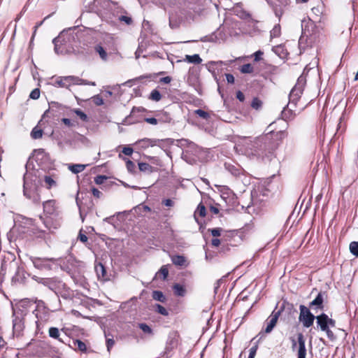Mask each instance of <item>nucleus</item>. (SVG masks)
Segmentation results:
<instances>
[{
  "instance_id": "2eb2a0df",
  "label": "nucleus",
  "mask_w": 358,
  "mask_h": 358,
  "mask_svg": "<svg viewBox=\"0 0 358 358\" xmlns=\"http://www.w3.org/2000/svg\"><path fill=\"white\" fill-rule=\"evenodd\" d=\"M206 210L205 206L201 203L199 204L196 210L194 212V215L196 221L198 222L197 218H196L197 215H199L200 217H203L206 216Z\"/></svg>"
},
{
  "instance_id": "ea45409f",
  "label": "nucleus",
  "mask_w": 358,
  "mask_h": 358,
  "mask_svg": "<svg viewBox=\"0 0 358 358\" xmlns=\"http://www.w3.org/2000/svg\"><path fill=\"white\" fill-rule=\"evenodd\" d=\"M106 177L103 176H98L94 178V181L97 185L102 184L106 180Z\"/></svg>"
},
{
  "instance_id": "2f4dec72",
  "label": "nucleus",
  "mask_w": 358,
  "mask_h": 358,
  "mask_svg": "<svg viewBox=\"0 0 358 358\" xmlns=\"http://www.w3.org/2000/svg\"><path fill=\"white\" fill-rule=\"evenodd\" d=\"M155 308H156V311L157 313H159L161 315H164V316L168 315L169 313H168L167 310L162 306H161L159 304H157L155 306Z\"/></svg>"
},
{
  "instance_id": "0e129e2a",
  "label": "nucleus",
  "mask_w": 358,
  "mask_h": 358,
  "mask_svg": "<svg viewBox=\"0 0 358 358\" xmlns=\"http://www.w3.org/2000/svg\"><path fill=\"white\" fill-rule=\"evenodd\" d=\"M2 342H3V339L0 337V346L1 345Z\"/></svg>"
},
{
  "instance_id": "a878e982",
  "label": "nucleus",
  "mask_w": 358,
  "mask_h": 358,
  "mask_svg": "<svg viewBox=\"0 0 358 358\" xmlns=\"http://www.w3.org/2000/svg\"><path fill=\"white\" fill-rule=\"evenodd\" d=\"M95 50H96V52L99 53L100 57L103 60L106 61L107 59V53L103 47H101V45H97V46H96Z\"/></svg>"
},
{
  "instance_id": "7ed1b4c3",
  "label": "nucleus",
  "mask_w": 358,
  "mask_h": 358,
  "mask_svg": "<svg viewBox=\"0 0 358 358\" xmlns=\"http://www.w3.org/2000/svg\"><path fill=\"white\" fill-rule=\"evenodd\" d=\"M299 319L305 327L308 328L313 325L316 317L310 313L309 309L301 305L300 306V315Z\"/></svg>"
},
{
  "instance_id": "e433bc0d",
  "label": "nucleus",
  "mask_w": 358,
  "mask_h": 358,
  "mask_svg": "<svg viewBox=\"0 0 358 358\" xmlns=\"http://www.w3.org/2000/svg\"><path fill=\"white\" fill-rule=\"evenodd\" d=\"M75 345L80 351L84 352L86 350V345L83 342L77 340L75 342Z\"/></svg>"
},
{
  "instance_id": "58836bf2",
  "label": "nucleus",
  "mask_w": 358,
  "mask_h": 358,
  "mask_svg": "<svg viewBox=\"0 0 358 358\" xmlns=\"http://www.w3.org/2000/svg\"><path fill=\"white\" fill-rule=\"evenodd\" d=\"M195 113L203 119H207L208 117V114L206 112H205L204 110H201V109H198V110H195Z\"/></svg>"
},
{
  "instance_id": "c9c22d12",
  "label": "nucleus",
  "mask_w": 358,
  "mask_h": 358,
  "mask_svg": "<svg viewBox=\"0 0 358 358\" xmlns=\"http://www.w3.org/2000/svg\"><path fill=\"white\" fill-rule=\"evenodd\" d=\"M30 98L32 99H37L40 96V90L38 89H34L31 91L29 95Z\"/></svg>"
},
{
  "instance_id": "423d86ee",
  "label": "nucleus",
  "mask_w": 358,
  "mask_h": 358,
  "mask_svg": "<svg viewBox=\"0 0 358 358\" xmlns=\"http://www.w3.org/2000/svg\"><path fill=\"white\" fill-rule=\"evenodd\" d=\"M161 142V140L159 139H152V138H143L138 141L136 144L140 148L146 149L149 147H154L159 145V143Z\"/></svg>"
},
{
  "instance_id": "6e6552de",
  "label": "nucleus",
  "mask_w": 358,
  "mask_h": 358,
  "mask_svg": "<svg viewBox=\"0 0 358 358\" xmlns=\"http://www.w3.org/2000/svg\"><path fill=\"white\" fill-rule=\"evenodd\" d=\"M279 315L280 312L278 311L276 313H273V314L270 316L267 322L266 327L265 329L266 333H270L273 330L277 323Z\"/></svg>"
},
{
  "instance_id": "f03ea898",
  "label": "nucleus",
  "mask_w": 358,
  "mask_h": 358,
  "mask_svg": "<svg viewBox=\"0 0 358 358\" xmlns=\"http://www.w3.org/2000/svg\"><path fill=\"white\" fill-rule=\"evenodd\" d=\"M316 321L320 330L325 332L329 339L334 340L335 336L330 328L335 327L336 322L324 313L317 316Z\"/></svg>"
},
{
  "instance_id": "20e7f679",
  "label": "nucleus",
  "mask_w": 358,
  "mask_h": 358,
  "mask_svg": "<svg viewBox=\"0 0 358 358\" xmlns=\"http://www.w3.org/2000/svg\"><path fill=\"white\" fill-rule=\"evenodd\" d=\"M34 180L33 179V176L31 173L27 172L24 176V185H23V192L24 195L28 198L31 199L32 196L31 191L34 187L32 182Z\"/></svg>"
},
{
  "instance_id": "f3484780",
  "label": "nucleus",
  "mask_w": 358,
  "mask_h": 358,
  "mask_svg": "<svg viewBox=\"0 0 358 358\" xmlns=\"http://www.w3.org/2000/svg\"><path fill=\"white\" fill-rule=\"evenodd\" d=\"M53 43L55 45V52L57 54L63 53V50L60 48V45H62L61 36H59L57 38H54Z\"/></svg>"
},
{
  "instance_id": "09e8293b",
  "label": "nucleus",
  "mask_w": 358,
  "mask_h": 358,
  "mask_svg": "<svg viewBox=\"0 0 358 358\" xmlns=\"http://www.w3.org/2000/svg\"><path fill=\"white\" fill-rule=\"evenodd\" d=\"M236 98L240 101H243L244 99H245V96L244 94L241 92V91H238L236 93Z\"/></svg>"
},
{
  "instance_id": "4d7b16f0",
  "label": "nucleus",
  "mask_w": 358,
  "mask_h": 358,
  "mask_svg": "<svg viewBox=\"0 0 358 358\" xmlns=\"http://www.w3.org/2000/svg\"><path fill=\"white\" fill-rule=\"evenodd\" d=\"M171 81V78L169 76L164 77L161 78V82L164 83H169Z\"/></svg>"
},
{
  "instance_id": "3c124183",
  "label": "nucleus",
  "mask_w": 358,
  "mask_h": 358,
  "mask_svg": "<svg viewBox=\"0 0 358 358\" xmlns=\"http://www.w3.org/2000/svg\"><path fill=\"white\" fill-rule=\"evenodd\" d=\"M227 80L229 83H234V77L231 74H227L226 75Z\"/></svg>"
},
{
  "instance_id": "cd10ccee",
  "label": "nucleus",
  "mask_w": 358,
  "mask_h": 358,
  "mask_svg": "<svg viewBox=\"0 0 358 358\" xmlns=\"http://www.w3.org/2000/svg\"><path fill=\"white\" fill-rule=\"evenodd\" d=\"M139 328L147 334H152V329L146 324L145 323H141L138 324Z\"/></svg>"
},
{
  "instance_id": "bb28decb",
  "label": "nucleus",
  "mask_w": 358,
  "mask_h": 358,
  "mask_svg": "<svg viewBox=\"0 0 358 358\" xmlns=\"http://www.w3.org/2000/svg\"><path fill=\"white\" fill-rule=\"evenodd\" d=\"M253 70V66L250 64H244L241 67V71L243 73H251Z\"/></svg>"
},
{
  "instance_id": "338daca9",
  "label": "nucleus",
  "mask_w": 358,
  "mask_h": 358,
  "mask_svg": "<svg viewBox=\"0 0 358 358\" xmlns=\"http://www.w3.org/2000/svg\"><path fill=\"white\" fill-rule=\"evenodd\" d=\"M305 22H306L305 21H303V22H302V24H301V27H303V24H304V23H305Z\"/></svg>"
},
{
  "instance_id": "b1692460",
  "label": "nucleus",
  "mask_w": 358,
  "mask_h": 358,
  "mask_svg": "<svg viewBox=\"0 0 358 358\" xmlns=\"http://www.w3.org/2000/svg\"><path fill=\"white\" fill-rule=\"evenodd\" d=\"M172 262L176 265L183 266L186 261L183 256L177 255L172 257Z\"/></svg>"
},
{
  "instance_id": "7c9ffc66",
  "label": "nucleus",
  "mask_w": 358,
  "mask_h": 358,
  "mask_svg": "<svg viewBox=\"0 0 358 358\" xmlns=\"http://www.w3.org/2000/svg\"><path fill=\"white\" fill-rule=\"evenodd\" d=\"M47 260L45 259H34L33 260V264L35 267L41 268L44 266V262H45Z\"/></svg>"
},
{
  "instance_id": "69168bd1",
  "label": "nucleus",
  "mask_w": 358,
  "mask_h": 358,
  "mask_svg": "<svg viewBox=\"0 0 358 358\" xmlns=\"http://www.w3.org/2000/svg\"><path fill=\"white\" fill-rule=\"evenodd\" d=\"M203 182H205L206 183H208V181H207V180H206V179H203Z\"/></svg>"
},
{
  "instance_id": "4c0bfd02",
  "label": "nucleus",
  "mask_w": 358,
  "mask_h": 358,
  "mask_svg": "<svg viewBox=\"0 0 358 358\" xmlns=\"http://www.w3.org/2000/svg\"><path fill=\"white\" fill-rule=\"evenodd\" d=\"M126 166H127V170L129 171V172H133L135 169V164L133 162H131V160L128 159L127 162H126Z\"/></svg>"
},
{
  "instance_id": "774afa93",
  "label": "nucleus",
  "mask_w": 358,
  "mask_h": 358,
  "mask_svg": "<svg viewBox=\"0 0 358 358\" xmlns=\"http://www.w3.org/2000/svg\"><path fill=\"white\" fill-rule=\"evenodd\" d=\"M248 358H255V357H252V356H248Z\"/></svg>"
},
{
  "instance_id": "1a4fd4ad",
  "label": "nucleus",
  "mask_w": 358,
  "mask_h": 358,
  "mask_svg": "<svg viewBox=\"0 0 358 358\" xmlns=\"http://www.w3.org/2000/svg\"><path fill=\"white\" fill-rule=\"evenodd\" d=\"M166 117L165 118H163L162 117H159V115H157V117L158 118H155V117H147V118H145V121L148 123V124H152V125H156L159 122H169L170 121V117H168L166 115H165Z\"/></svg>"
},
{
  "instance_id": "5fc2aeb1",
  "label": "nucleus",
  "mask_w": 358,
  "mask_h": 358,
  "mask_svg": "<svg viewBox=\"0 0 358 358\" xmlns=\"http://www.w3.org/2000/svg\"><path fill=\"white\" fill-rule=\"evenodd\" d=\"M62 122L67 126L69 127H72L73 124V123L71 122V120L68 119V118H63L62 119Z\"/></svg>"
},
{
  "instance_id": "412c9836",
  "label": "nucleus",
  "mask_w": 358,
  "mask_h": 358,
  "mask_svg": "<svg viewBox=\"0 0 358 358\" xmlns=\"http://www.w3.org/2000/svg\"><path fill=\"white\" fill-rule=\"evenodd\" d=\"M323 303L322 295L320 293L317 297L310 303V306H317L319 308H322Z\"/></svg>"
},
{
  "instance_id": "9b49d317",
  "label": "nucleus",
  "mask_w": 358,
  "mask_h": 358,
  "mask_svg": "<svg viewBox=\"0 0 358 358\" xmlns=\"http://www.w3.org/2000/svg\"><path fill=\"white\" fill-rule=\"evenodd\" d=\"M183 61L187 62L188 63L198 64L201 63L202 59H201V57H199V55L195 54L193 55H185Z\"/></svg>"
},
{
  "instance_id": "f704fd0d",
  "label": "nucleus",
  "mask_w": 358,
  "mask_h": 358,
  "mask_svg": "<svg viewBox=\"0 0 358 358\" xmlns=\"http://www.w3.org/2000/svg\"><path fill=\"white\" fill-rule=\"evenodd\" d=\"M251 106L252 108L257 110L261 108L262 101L260 100H259L258 99L255 98L252 100Z\"/></svg>"
},
{
  "instance_id": "864d4df0",
  "label": "nucleus",
  "mask_w": 358,
  "mask_h": 358,
  "mask_svg": "<svg viewBox=\"0 0 358 358\" xmlns=\"http://www.w3.org/2000/svg\"><path fill=\"white\" fill-rule=\"evenodd\" d=\"M78 85H91L92 86H94L96 84L94 82L88 83L85 80L80 79V81H78Z\"/></svg>"
},
{
  "instance_id": "052dcab7",
  "label": "nucleus",
  "mask_w": 358,
  "mask_h": 358,
  "mask_svg": "<svg viewBox=\"0 0 358 358\" xmlns=\"http://www.w3.org/2000/svg\"><path fill=\"white\" fill-rule=\"evenodd\" d=\"M210 211L215 214H217L219 213L218 208L214 206L210 207Z\"/></svg>"
},
{
  "instance_id": "5701e85b",
  "label": "nucleus",
  "mask_w": 358,
  "mask_h": 358,
  "mask_svg": "<svg viewBox=\"0 0 358 358\" xmlns=\"http://www.w3.org/2000/svg\"><path fill=\"white\" fill-rule=\"evenodd\" d=\"M43 136V131L38 127H35L31 132V136L34 139L41 138Z\"/></svg>"
},
{
  "instance_id": "79ce46f5",
  "label": "nucleus",
  "mask_w": 358,
  "mask_h": 358,
  "mask_svg": "<svg viewBox=\"0 0 358 358\" xmlns=\"http://www.w3.org/2000/svg\"><path fill=\"white\" fill-rule=\"evenodd\" d=\"M45 155V152L43 150H38L35 151V155L36 159L38 161L40 157H43Z\"/></svg>"
},
{
  "instance_id": "dca6fc26",
  "label": "nucleus",
  "mask_w": 358,
  "mask_h": 358,
  "mask_svg": "<svg viewBox=\"0 0 358 358\" xmlns=\"http://www.w3.org/2000/svg\"><path fill=\"white\" fill-rule=\"evenodd\" d=\"M138 168L143 172L152 173L155 171L152 166L147 163H139Z\"/></svg>"
},
{
  "instance_id": "a19ab883",
  "label": "nucleus",
  "mask_w": 358,
  "mask_h": 358,
  "mask_svg": "<svg viewBox=\"0 0 358 358\" xmlns=\"http://www.w3.org/2000/svg\"><path fill=\"white\" fill-rule=\"evenodd\" d=\"M221 231L222 230L220 228H215L210 230L211 234L215 237L220 236L221 234Z\"/></svg>"
},
{
  "instance_id": "680f3d73",
  "label": "nucleus",
  "mask_w": 358,
  "mask_h": 358,
  "mask_svg": "<svg viewBox=\"0 0 358 358\" xmlns=\"http://www.w3.org/2000/svg\"><path fill=\"white\" fill-rule=\"evenodd\" d=\"M114 344V341L112 339H108L107 340V345H108V348H110L111 346H113Z\"/></svg>"
},
{
  "instance_id": "6ab92c4d",
  "label": "nucleus",
  "mask_w": 358,
  "mask_h": 358,
  "mask_svg": "<svg viewBox=\"0 0 358 358\" xmlns=\"http://www.w3.org/2000/svg\"><path fill=\"white\" fill-rule=\"evenodd\" d=\"M169 275V270L166 266H163L160 270L157 273L156 276L165 280Z\"/></svg>"
},
{
  "instance_id": "39448f33",
  "label": "nucleus",
  "mask_w": 358,
  "mask_h": 358,
  "mask_svg": "<svg viewBox=\"0 0 358 358\" xmlns=\"http://www.w3.org/2000/svg\"><path fill=\"white\" fill-rule=\"evenodd\" d=\"M80 78L73 76H66L60 78L56 81V84L58 87H69L71 85L79 84Z\"/></svg>"
},
{
  "instance_id": "49530a36",
  "label": "nucleus",
  "mask_w": 358,
  "mask_h": 358,
  "mask_svg": "<svg viewBox=\"0 0 358 358\" xmlns=\"http://www.w3.org/2000/svg\"><path fill=\"white\" fill-rule=\"evenodd\" d=\"M92 194H93L95 197H96V198H99V197H101V192L99 189H96V188H92Z\"/></svg>"
},
{
  "instance_id": "c03bdc74",
  "label": "nucleus",
  "mask_w": 358,
  "mask_h": 358,
  "mask_svg": "<svg viewBox=\"0 0 358 358\" xmlns=\"http://www.w3.org/2000/svg\"><path fill=\"white\" fill-rule=\"evenodd\" d=\"M263 55V52L258 50L254 53L255 61L258 62L261 59V56Z\"/></svg>"
},
{
  "instance_id": "c85d7f7f",
  "label": "nucleus",
  "mask_w": 358,
  "mask_h": 358,
  "mask_svg": "<svg viewBox=\"0 0 358 358\" xmlns=\"http://www.w3.org/2000/svg\"><path fill=\"white\" fill-rule=\"evenodd\" d=\"M49 336L54 338H59V331L56 327H51L49 329Z\"/></svg>"
},
{
  "instance_id": "8fccbe9b",
  "label": "nucleus",
  "mask_w": 358,
  "mask_h": 358,
  "mask_svg": "<svg viewBox=\"0 0 358 358\" xmlns=\"http://www.w3.org/2000/svg\"><path fill=\"white\" fill-rule=\"evenodd\" d=\"M78 238L80 240V241L83 242V243H86L87 241V236L83 234H82L81 232L79 234Z\"/></svg>"
},
{
  "instance_id": "37998d69",
  "label": "nucleus",
  "mask_w": 358,
  "mask_h": 358,
  "mask_svg": "<svg viewBox=\"0 0 358 358\" xmlns=\"http://www.w3.org/2000/svg\"><path fill=\"white\" fill-rule=\"evenodd\" d=\"M122 152L126 155H131L133 153V149L129 147H124L122 150Z\"/></svg>"
},
{
  "instance_id": "f8f14e48",
  "label": "nucleus",
  "mask_w": 358,
  "mask_h": 358,
  "mask_svg": "<svg viewBox=\"0 0 358 358\" xmlns=\"http://www.w3.org/2000/svg\"><path fill=\"white\" fill-rule=\"evenodd\" d=\"M173 289L174 291L175 295L178 296H184L186 294V289L185 287L180 285L178 283H176L173 285Z\"/></svg>"
},
{
  "instance_id": "aec40b11",
  "label": "nucleus",
  "mask_w": 358,
  "mask_h": 358,
  "mask_svg": "<svg viewBox=\"0 0 358 358\" xmlns=\"http://www.w3.org/2000/svg\"><path fill=\"white\" fill-rule=\"evenodd\" d=\"M86 165L73 164L69 166V169L74 173H78L85 170Z\"/></svg>"
},
{
  "instance_id": "6e6d98bb",
  "label": "nucleus",
  "mask_w": 358,
  "mask_h": 358,
  "mask_svg": "<svg viewBox=\"0 0 358 358\" xmlns=\"http://www.w3.org/2000/svg\"><path fill=\"white\" fill-rule=\"evenodd\" d=\"M257 348L252 347L250 350V355L249 356H252V357H255L256 355Z\"/></svg>"
},
{
  "instance_id": "e2e57ef3",
  "label": "nucleus",
  "mask_w": 358,
  "mask_h": 358,
  "mask_svg": "<svg viewBox=\"0 0 358 358\" xmlns=\"http://www.w3.org/2000/svg\"><path fill=\"white\" fill-rule=\"evenodd\" d=\"M273 126L274 123H272L268 127L267 130L268 133H271L273 131Z\"/></svg>"
},
{
  "instance_id": "473e14b6",
  "label": "nucleus",
  "mask_w": 358,
  "mask_h": 358,
  "mask_svg": "<svg viewBox=\"0 0 358 358\" xmlns=\"http://www.w3.org/2000/svg\"><path fill=\"white\" fill-rule=\"evenodd\" d=\"M280 34V25H275L273 29L271 31V37H278Z\"/></svg>"
},
{
  "instance_id": "0eeeda50",
  "label": "nucleus",
  "mask_w": 358,
  "mask_h": 358,
  "mask_svg": "<svg viewBox=\"0 0 358 358\" xmlns=\"http://www.w3.org/2000/svg\"><path fill=\"white\" fill-rule=\"evenodd\" d=\"M298 358H306V350L305 345V340L303 338V336L301 334L298 335Z\"/></svg>"
},
{
  "instance_id": "9d476101",
  "label": "nucleus",
  "mask_w": 358,
  "mask_h": 358,
  "mask_svg": "<svg viewBox=\"0 0 358 358\" xmlns=\"http://www.w3.org/2000/svg\"><path fill=\"white\" fill-rule=\"evenodd\" d=\"M44 210L48 214H52L55 210V201L49 200L43 203Z\"/></svg>"
},
{
  "instance_id": "4468645a",
  "label": "nucleus",
  "mask_w": 358,
  "mask_h": 358,
  "mask_svg": "<svg viewBox=\"0 0 358 358\" xmlns=\"http://www.w3.org/2000/svg\"><path fill=\"white\" fill-rule=\"evenodd\" d=\"M45 186L47 189H50L57 185L56 180L50 176H44Z\"/></svg>"
},
{
  "instance_id": "ddd939ff",
  "label": "nucleus",
  "mask_w": 358,
  "mask_h": 358,
  "mask_svg": "<svg viewBox=\"0 0 358 358\" xmlns=\"http://www.w3.org/2000/svg\"><path fill=\"white\" fill-rule=\"evenodd\" d=\"M98 278L103 280L106 279V272L102 264H99L95 267Z\"/></svg>"
},
{
  "instance_id": "603ef678",
  "label": "nucleus",
  "mask_w": 358,
  "mask_h": 358,
  "mask_svg": "<svg viewBox=\"0 0 358 358\" xmlns=\"http://www.w3.org/2000/svg\"><path fill=\"white\" fill-rule=\"evenodd\" d=\"M120 20L126 22L127 24H129L131 22V19L127 16H122Z\"/></svg>"
},
{
  "instance_id": "f257e3e1",
  "label": "nucleus",
  "mask_w": 358,
  "mask_h": 358,
  "mask_svg": "<svg viewBox=\"0 0 358 358\" xmlns=\"http://www.w3.org/2000/svg\"><path fill=\"white\" fill-rule=\"evenodd\" d=\"M317 61H315L313 64V67H312V69L315 68V66L317 65ZM309 69H311V68L308 69V66L305 67L303 75L298 78L297 83L292 90L289 94V101L287 104V108L283 110L284 115H286L287 110H292L293 108L296 106V103L299 100L303 90V85L305 83V78L303 75L306 74Z\"/></svg>"
},
{
  "instance_id": "de8ad7c7",
  "label": "nucleus",
  "mask_w": 358,
  "mask_h": 358,
  "mask_svg": "<svg viewBox=\"0 0 358 358\" xmlns=\"http://www.w3.org/2000/svg\"><path fill=\"white\" fill-rule=\"evenodd\" d=\"M146 158L151 160L153 164L159 165V159L158 158L150 157V156H147Z\"/></svg>"
},
{
  "instance_id": "bf43d9fd",
  "label": "nucleus",
  "mask_w": 358,
  "mask_h": 358,
  "mask_svg": "<svg viewBox=\"0 0 358 358\" xmlns=\"http://www.w3.org/2000/svg\"><path fill=\"white\" fill-rule=\"evenodd\" d=\"M164 203L165 204V206H172L173 203V201L171 200V199H166L164 201Z\"/></svg>"
},
{
  "instance_id": "c756f323",
  "label": "nucleus",
  "mask_w": 358,
  "mask_h": 358,
  "mask_svg": "<svg viewBox=\"0 0 358 358\" xmlns=\"http://www.w3.org/2000/svg\"><path fill=\"white\" fill-rule=\"evenodd\" d=\"M161 94L159 91L155 90H152L150 94V99L155 101H159L161 99Z\"/></svg>"
},
{
  "instance_id": "72a5a7b5",
  "label": "nucleus",
  "mask_w": 358,
  "mask_h": 358,
  "mask_svg": "<svg viewBox=\"0 0 358 358\" xmlns=\"http://www.w3.org/2000/svg\"><path fill=\"white\" fill-rule=\"evenodd\" d=\"M73 112L83 121H87V115L83 113L82 110L79 109H75L73 110Z\"/></svg>"
},
{
  "instance_id": "393cba45",
  "label": "nucleus",
  "mask_w": 358,
  "mask_h": 358,
  "mask_svg": "<svg viewBox=\"0 0 358 358\" xmlns=\"http://www.w3.org/2000/svg\"><path fill=\"white\" fill-rule=\"evenodd\" d=\"M349 248H350V252L355 257H358V242L357 241L352 242L350 244Z\"/></svg>"
},
{
  "instance_id": "a18cd8bd",
  "label": "nucleus",
  "mask_w": 358,
  "mask_h": 358,
  "mask_svg": "<svg viewBox=\"0 0 358 358\" xmlns=\"http://www.w3.org/2000/svg\"><path fill=\"white\" fill-rule=\"evenodd\" d=\"M94 101L96 105H102L103 103V101L102 98H101L99 96H96L94 97Z\"/></svg>"
},
{
  "instance_id": "4be33fe9",
  "label": "nucleus",
  "mask_w": 358,
  "mask_h": 358,
  "mask_svg": "<svg viewBox=\"0 0 358 358\" xmlns=\"http://www.w3.org/2000/svg\"><path fill=\"white\" fill-rule=\"evenodd\" d=\"M152 298L153 299L160 302H164L166 301V297L161 291H153Z\"/></svg>"
},
{
  "instance_id": "a211bd4d",
  "label": "nucleus",
  "mask_w": 358,
  "mask_h": 358,
  "mask_svg": "<svg viewBox=\"0 0 358 358\" xmlns=\"http://www.w3.org/2000/svg\"><path fill=\"white\" fill-rule=\"evenodd\" d=\"M13 327L15 332H20L22 329V320L19 317H16L13 321Z\"/></svg>"
},
{
  "instance_id": "13d9d810",
  "label": "nucleus",
  "mask_w": 358,
  "mask_h": 358,
  "mask_svg": "<svg viewBox=\"0 0 358 358\" xmlns=\"http://www.w3.org/2000/svg\"><path fill=\"white\" fill-rule=\"evenodd\" d=\"M220 244V239L218 238H214L212 240V245L215 246V247H217L219 246Z\"/></svg>"
}]
</instances>
